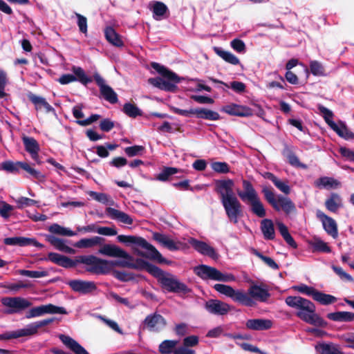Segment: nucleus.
<instances>
[{
  "instance_id": "nucleus-1",
  "label": "nucleus",
  "mask_w": 354,
  "mask_h": 354,
  "mask_svg": "<svg viewBox=\"0 0 354 354\" xmlns=\"http://www.w3.org/2000/svg\"><path fill=\"white\" fill-rule=\"evenodd\" d=\"M98 254L122 259L109 261L94 255H82L76 257L75 260L68 258V268L73 267L77 263H82L86 271L96 274H107L115 267L138 268V266L132 262V257L115 244L102 245L98 250Z\"/></svg>"
},
{
  "instance_id": "nucleus-2",
  "label": "nucleus",
  "mask_w": 354,
  "mask_h": 354,
  "mask_svg": "<svg viewBox=\"0 0 354 354\" xmlns=\"http://www.w3.org/2000/svg\"><path fill=\"white\" fill-rule=\"evenodd\" d=\"M285 301L288 306L297 310L296 315L304 322L316 326H326V322L316 313V307L310 300L299 296H288Z\"/></svg>"
},
{
  "instance_id": "nucleus-3",
  "label": "nucleus",
  "mask_w": 354,
  "mask_h": 354,
  "mask_svg": "<svg viewBox=\"0 0 354 354\" xmlns=\"http://www.w3.org/2000/svg\"><path fill=\"white\" fill-rule=\"evenodd\" d=\"M119 242L133 244V250L136 254L144 257L158 263H165L166 259L145 239L135 236L119 235L117 237Z\"/></svg>"
},
{
  "instance_id": "nucleus-4",
  "label": "nucleus",
  "mask_w": 354,
  "mask_h": 354,
  "mask_svg": "<svg viewBox=\"0 0 354 354\" xmlns=\"http://www.w3.org/2000/svg\"><path fill=\"white\" fill-rule=\"evenodd\" d=\"M243 191L237 192L238 196L243 202L249 203L251 211L254 215L259 218L265 217L266 209L252 183L248 180H243Z\"/></svg>"
},
{
  "instance_id": "nucleus-5",
  "label": "nucleus",
  "mask_w": 354,
  "mask_h": 354,
  "mask_svg": "<svg viewBox=\"0 0 354 354\" xmlns=\"http://www.w3.org/2000/svg\"><path fill=\"white\" fill-rule=\"evenodd\" d=\"M265 198L269 204L277 212L283 211L288 215L296 211L294 203L288 197L282 195L276 196L269 188L265 187L262 190Z\"/></svg>"
},
{
  "instance_id": "nucleus-6",
  "label": "nucleus",
  "mask_w": 354,
  "mask_h": 354,
  "mask_svg": "<svg viewBox=\"0 0 354 354\" xmlns=\"http://www.w3.org/2000/svg\"><path fill=\"white\" fill-rule=\"evenodd\" d=\"M214 288L220 294L224 295L231 298L233 301L245 306L252 307L255 304V302L253 301L246 292L239 290H234L230 286L216 283L214 286Z\"/></svg>"
},
{
  "instance_id": "nucleus-7",
  "label": "nucleus",
  "mask_w": 354,
  "mask_h": 354,
  "mask_svg": "<svg viewBox=\"0 0 354 354\" xmlns=\"http://www.w3.org/2000/svg\"><path fill=\"white\" fill-rule=\"evenodd\" d=\"M1 302L3 306L7 308L5 313L8 315L21 313L32 306L30 301L21 297H3Z\"/></svg>"
},
{
  "instance_id": "nucleus-8",
  "label": "nucleus",
  "mask_w": 354,
  "mask_h": 354,
  "mask_svg": "<svg viewBox=\"0 0 354 354\" xmlns=\"http://www.w3.org/2000/svg\"><path fill=\"white\" fill-rule=\"evenodd\" d=\"M152 67L165 78L162 90L175 91L177 88L176 84L178 83L180 80L177 75L158 63H152Z\"/></svg>"
},
{
  "instance_id": "nucleus-9",
  "label": "nucleus",
  "mask_w": 354,
  "mask_h": 354,
  "mask_svg": "<svg viewBox=\"0 0 354 354\" xmlns=\"http://www.w3.org/2000/svg\"><path fill=\"white\" fill-rule=\"evenodd\" d=\"M162 288L170 292H182L184 294L190 292V289L183 283L180 282L176 277L167 272L159 282Z\"/></svg>"
},
{
  "instance_id": "nucleus-10",
  "label": "nucleus",
  "mask_w": 354,
  "mask_h": 354,
  "mask_svg": "<svg viewBox=\"0 0 354 354\" xmlns=\"http://www.w3.org/2000/svg\"><path fill=\"white\" fill-rule=\"evenodd\" d=\"M229 220L236 224L239 218L242 216V206L236 197L231 198L221 202Z\"/></svg>"
},
{
  "instance_id": "nucleus-11",
  "label": "nucleus",
  "mask_w": 354,
  "mask_h": 354,
  "mask_svg": "<svg viewBox=\"0 0 354 354\" xmlns=\"http://www.w3.org/2000/svg\"><path fill=\"white\" fill-rule=\"evenodd\" d=\"M234 181L231 179L218 180L215 182V191L219 194L221 202L236 197L233 191Z\"/></svg>"
},
{
  "instance_id": "nucleus-12",
  "label": "nucleus",
  "mask_w": 354,
  "mask_h": 354,
  "mask_svg": "<svg viewBox=\"0 0 354 354\" xmlns=\"http://www.w3.org/2000/svg\"><path fill=\"white\" fill-rule=\"evenodd\" d=\"M93 78L104 99L111 104H115L118 102V95L113 89L106 84L105 80L99 73H95Z\"/></svg>"
},
{
  "instance_id": "nucleus-13",
  "label": "nucleus",
  "mask_w": 354,
  "mask_h": 354,
  "mask_svg": "<svg viewBox=\"0 0 354 354\" xmlns=\"http://www.w3.org/2000/svg\"><path fill=\"white\" fill-rule=\"evenodd\" d=\"M205 308L210 314L223 316L231 310V306L221 300L212 299L205 302Z\"/></svg>"
},
{
  "instance_id": "nucleus-14",
  "label": "nucleus",
  "mask_w": 354,
  "mask_h": 354,
  "mask_svg": "<svg viewBox=\"0 0 354 354\" xmlns=\"http://www.w3.org/2000/svg\"><path fill=\"white\" fill-rule=\"evenodd\" d=\"M316 216L322 222L323 228L326 233L333 238L336 239L338 236V229L336 221L332 217L328 216L319 209L317 210Z\"/></svg>"
},
{
  "instance_id": "nucleus-15",
  "label": "nucleus",
  "mask_w": 354,
  "mask_h": 354,
  "mask_svg": "<svg viewBox=\"0 0 354 354\" xmlns=\"http://www.w3.org/2000/svg\"><path fill=\"white\" fill-rule=\"evenodd\" d=\"M144 324L149 330L158 332L165 327L167 322L162 315L154 313L145 319Z\"/></svg>"
},
{
  "instance_id": "nucleus-16",
  "label": "nucleus",
  "mask_w": 354,
  "mask_h": 354,
  "mask_svg": "<svg viewBox=\"0 0 354 354\" xmlns=\"http://www.w3.org/2000/svg\"><path fill=\"white\" fill-rule=\"evenodd\" d=\"M68 284L75 292L86 295L96 290V285L93 281L82 280H71Z\"/></svg>"
},
{
  "instance_id": "nucleus-17",
  "label": "nucleus",
  "mask_w": 354,
  "mask_h": 354,
  "mask_svg": "<svg viewBox=\"0 0 354 354\" xmlns=\"http://www.w3.org/2000/svg\"><path fill=\"white\" fill-rule=\"evenodd\" d=\"M189 243L197 252L203 255L208 256L214 259H217L218 257L216 250L203 241L191 238L189 240Z\"/></svg>"
},
{
  "instance_id": "nucleus-18",
  "label": "nucleus",
  "mask_w": 354,
  "mask_h": 354,
  "mask_svg": "<svg viewBox=\"0 0 354 354\" xmlns=\"http://www.w3.org/2000/svg\"><path fill=\"white\" fill-rule=\"evenodd\" d=\"M247 294L252 300L255 299L261 302L266 301L270 296L267 288L258 285L251 286Z\"/></svg>"
},
{
  "instance_id": "nucleus-19",
  "label": "nucleus",
  "mask_w": 354,
  "mask_h": 354,
  "mask_svg": "<svg viewBox=\"0 0 354 354\" xmlns=\"http://www.w3.org/2000/svg\"><path fill=\"white\" fill-rule=\"evenodd\" d=\"M314 185L319 189H337L342 187L337 179L329 176H322L314 182Z\"/></svg>"
},
{
  "instance_id": "nucleus-20",
  "label": "nucleus",
  "mask_w": 354,
  "mask_h": 354,
  "mask_svg": "<svg viewBox=\"0 0 354 354\" xmlns=\"http://www.w3.org/2000/svg\"><path fill=\"white\" fill-rule=\"evenodd\" d=\"M223 111L229 115L239 117H248L252 115V111L250 108L236 104L225 106Z\"/></svg>"
},
{
  "instance_id": "nucleus-21",
  "label": "nucleus",
  "mask_w": 354,
  "mask_h": 354,
  "mask_svg": "<svg viewBox=\"0 0 354 354\" xmlns=\"http://www.w3.org/2000/svg\"><path fill=\"white\" fill-rule=\"evenodd\" d=\"M25 149L28 152L32 160L39 162V151L40 150L38 142L32 137L24 136L22 138Z\"/></svg>"
},
{
  "instance_id": "nucleus-22",
  "label": "nucleus",
  "mask_w": 354,
  "mask_h": 354,
  "mask_svg": "<svg viewBox=\"0 0 354 354\" xmlns=\"http://www.w3.org/2000/svg\"><path fill=\"white\" fill-rule=\"evenodd\" d=\"M153 238L155 241L159 243L163 247L167 248L171 251L178 250L180 248V243L176 242L171 239H170L168 236L156 232L153 234Z\"/></svg>"
},
{
  "instance_id": "nucleus-23",
  "label": "nucleus",
  "mask_w": 354,
  "mask_h": 354,
  "mask_svg": "<svg viewBox=\"0 0 354 354\" xmlns=\"http://www.w3.org/2000/svg\"><path fill=\"white\" fill-rule=\"evenodd\" d=\"M195 273L203 279L216 281L218 270L206 265H201L194 268Z\"/></svg>"
},
{
  "instance_id": "nucleus-24",
  "label": "nucleus",
  "mask_w": 354,
  "mask_h": 354,
  "mask_svg": "<svg viewBox=\"0 0 354 354\" xmlns=\"http://www.w3.org/2000/svg\"><path fill=\"white\" fill-rule=\"evenodd\" d=\"M324 205L329 212L336 213L343 207L342 198L337 193L332 192L326 199Z\"/></svg>"
},
{
  "instance_id": "nucleus-25",
  "label": "nucleus",
  "mask_w": 354,
  "mask_h": 354,
  "mask_svg": "<svg viewBox=\"0 0 354 354\" xmlns=\"http://www.w3.org/2000/svg\"><path fill=\"white\" fill-rule=\"evenodd\" d=\"M149 9L153 12V18L157 21L165 19L168 12L167 6L164 3L158 1L151 2Z\"/></svg>"
},
{
  "instance_id": "nucleus-26",
  "label": "nucleus",
  "mask_w": 354,
  "mask_h": 354,
  "mask_svg": "<svg viewBox=\"0 0 354 354\" xmlns=\"http://www.w3.org/2000/svg\"><path fill=\"white\" fill-rule=\"evenodd\" d=\"M245 326L250 330H264L272 328V322L266 319H251L246 322Z\"/></svg>"
},
{
  "instance_id": "nucleus-27",
  "label": "nucleus",
  "mask_w": 354,
  "mask_h": 354,
  "mask_svg": "<svg viewBox=\"0 0 354 354\" xmlns=\"http://www.w3.org/2000/svg\"><path fill=\"white\" fill-rule=\"evenodd\" d=\"M72 71L74 75L68 74V83L78 81L86 85L92 82V78L88 77L81 67L73 66Z\"/></svg>"
},
{
  "instance_id": "nucleus-28",
  "label": "nucleus",
  "mask_w": 354,
  "mask_h": 354,
  "mask_svg": "<svg viewBox=\"0 0 354 354\" xmlns=\"http://www.w3.org/2000/svg\"><path fill=\"white\" fill-rule=\"evenodd\" d=\"M106 214L112 219L120 221L122 223L131 225L133 219L126 213L118 209L107 207L106 209Z\"/></svg>"
},
{
  "instance_id": "nucleus-29",
  "label": "nucleus",
  "mask_w": 354,
  "mask_h": 354,
  "mask_svg": "<svg viewBox=\"0 0 354 354\" xmlns=\"http://www.w3.org/2000/svg\"><path fill=\"white\" fill-rule=\"evenodd\" d=\"M104 36L106 39L113 46L116 47L124 46L121 36L116 32L113 28L111 26L106 27L104 30Z\"/></svg>"
},
{
  "instance_id": "nucleus-30",
  "label": "nucleus",
  "mask_w": 354,
  "mask_h": 354,
  "mask_svg": "<svg viewBox=\"0 0 354 354\" xmlns=\"http://www.w3.org/2000/svg\"><path fill=\"white\" fill-rule=\"evenodd\" d=\"M327 317L334 322H350L354 321V313L338 311L328 313Z\"/></svg>"
},
{
  "instance_id": "nucleus-31",
  "label": "nucleus",
  "mask_w": 354,
  "mask_h": 354,
  "mask_svg": "<svg viewBox=\"0 0 354 354\" xmlns=\"http://www.w3.org/2000/svg\"><path fill=\"white\" fill-rule=\"evenodd\" d=\"M261 230L265 239L272 240L274 239V224L270 219L265 218L261 221Z\"/></svg>"
},
{
  "instance_id": "nucleus-32",
  "label": "nucleus",
  "mask_w": 354,
  "mask_h": 354,
  "mask_svg": "<svg viewBox=\"0 0 354 354\" xmlns=\"http://www.w3.org/2000/svg\"><path fill=\"white\" fill-rule=\"evenodd\" d=\"M332 127H330L337 135L346 140L352 139L354 138V134L351 132L345 123L340 121L337 124L335 122H331Z\"/></svg>"
},
{
  "instance_id": "nucleus-33",
  "label": "nucleus",
  "mask_w": 354,
  "mask_h": 354,
  "mask_svg": "<svg viewBox=\"0 0 354 354\" xmlns=\"http://www.w3.org/2000/svg\"><path fill=\"white\" fill-rule=\"evenodd\" d=\"M104 239L101 236H93L89 239H82L77 242L76 246L80 248H92L95 245H104L103 243Z\"/></svg>"
},
{
  "instance_id": "nucleus-34",
  "label": "nucleus",
  "mask_w": 354,
  "mask_h": 354,
  "mask_svg": "<svg viewBox=\"0 0 354 354\" xmlns=\"http://www.w3.org/2000/svg\"><path fill=\"white\" fill-rule=\"evenodd\" d=\"M194 115H196L198 118L209 120H217L219 119V114L217 112L204 108L194 109Z\"/></svg>"
},
{
  "instance_id": "nucleus-35",
  "label": "nucleus",
  "mask_w": 354,
  "mask_h": 354,
  "mask_svg": "<svg viewBox=\"0 0 354 354\" xmlns=\"http://www.w3.org/2000/svg\"><path fill=\"white\" fill-rule=\"evenodd\" d=\"M28 99L35 104L37 110L44 109L46 112H49L52 109L51 106L41 97L30 93Z\"/></svg>"
},
{
  "instance_id": "nucleus-36",
  "label": "nucleus",
  "mask_w": 354,
  "mask_h": 354,
  "mask_svg": "<svg viewBox=\"0 0 354 354\" xmlns=\"http://www.w3.org/2000/svg\"><path fill=\"white\" fill-rule=\"evenodd\" d=\"M214 52L218 55L219 57H221L223 59H224L225 62L233 64V65H237L239 64V59L238 57H236L234 54L229 51H226L221 48L219 47H215L214 48Z\"/></svg>"
},
{
  "instance_id": "nucleus-37",
  "label": "nucleus",
  "mask_w": 354,
  "mask_h": 354,
  "mask_svg": "<svg viewBox=\"0 0 354 354\" xmlns=\"http://www.w3.org/2000/svg\"><path fill=\"white\" fill-rule=\"evenodd\" d=\"M137 263L145 264L146 270L152 276L156 277L159 282L161 281V279L163 278L164 276L167 274V272H165L156 266L146 263L142 260H138Z\"/></svg>"
},
{
  "instance_id": "nucleus-38",
  "label": "nucleus",
  "mask_w": 354,
  "mask_h": 354,
  "mask_svg": "<svg viewBox=\"0 0 354 354\" xmlns=\"http://www.w3.org/2000/svg\"><path fill=\"white\" fill-rule=\"evenodd\" d=\"M54 319V318H48L29 324L27 328H26L28 335L30 336L36 334L39 328L53 323Z\"/></svg>"
},
{
  "instance_id": "nucleus-39",
  "label": "nucleus",
  "mask_w": 354,
  "mask_h": 354,
  "mask_svg": "<svg viewBox=\"0 0 354 354\" xmlns=\"http://www.w3.org/2000/svg\"><path fill=\"white\" fill-rule=\"evenodd\" d=\"M315 348L320 354H344L338 346L333 344H319Z\"/></svg>"
},
{
  "instance_id": "nucleus-40",
  "label": "nucleus",
  "mask_w": 354,
  "mask_h": 354,
  "mask_svg": "<svg viewBox=\"0 0 354 354\" xmlns=\"http://www.w3.org/2000/svg\"><path fill=\"white\" fill-rule=\"evenodd\" d=\"M277 225L281 235L285 240V241L293 248H296L297 245L294 239L290 234L288 227L281 222H277Z\"/></svg>"
},
{
  "instance_id": "nucleus-41",
  "label": "nucleus",
  "mask_w": 354,
  "mask_h": 354,
  "mask_svg": "<svg viewBox=\"0 0 354 354\" xmlns=\"http://www.w3.org/2000/svg\"><path fill=\"white\" fill-rule=\"evenodd\" d=\"M178 343L177 340H164L160 344L158 351L161 354H174Z\"/></svg>"
},
{
  "instance_id": "nucleus-42",
  "label": "nucleus",
  "mask_w": 354,
  "mask_h": 354,
  "mask_svg": "<svg viewBox=\"0 0 354 354\" xmlns=\"http://www.w3.org/2000/svg\"><path fill=\"white\" fill-rule=\"evenodd\" d=\"M31 241H32L31 239L22 236L8 237L3 239L4 244L7 245H30Z\"/></svg>"
},
{
  "instance_id": "nucleus-43",
  "label": "nucleus",
  "mask_w": 354,
  "mask_h": 354,
  "mask_svg": "<svg viewBox=\"0 0 354 354\" xmlns=\"http://www.w3.org/2000/svg\"><path fill=\"white\" fill-rule=\"evenodd\" d=\"M310 245L312 246L313 252L324 253H330L331 252V249L328 245L327 243L319 238H314L313 240L310 242Z\"/></svg>"
},
{
  "instance_id": "nucleus-44",
  "label": "nucleus",
  "mask_w": 354,
  "mask_h": 354,
  "mask_svg": "<svg viewBox=\"0 0 354 354\" xmlns=\"http://www.w3.org/2000/svg\"><path fill=\"white\" fill-rule=\"evenodd\" d=\"M314 300L322 305H329L337 301V298L331 295L325 294L317 290L314 295Z\"/></svg>"
},
{
  "instance_id": "nucleus-45",
  "label": "nucleus",
  "mask_w": 354,
  "mask_h": 354,
  "mask_svg": "<svg viewBox=\"0 0 354 354\" xmlns=\"http://www.w3.org/2000/svg\"><path fill=\"white\" fill-rule=\"evenodd\" d=\"M45 239L57 250L60 251H66V244L63 239L58 238L53 234H46Z\"/></svg>"
},
{
  "instance_id": "nucleus-46",
  "label": "nucleus",
  "mask_w": 354,
  "mask_h": 354,
  "mask_svg": "<svg viewBox=\"0 0 354 354\" xmlns=\"http://www.w3.org/2000/svg\"><path fill=\"white\" fill-rule=\"evenodd\" d=\"M88 194L93 199L102 204L109 205H113L114 204L113 201L106 194L91 191Z\"/></svg>"
},
{
  "instance_id": "nucleus-47",
  "label": "nucleus",
  "mask_w": 354,
  "mask_h": 354,
  "mask_svg": "<svg viewBox=\"0 0 354 354\" xmlns=\"http://www.w3.org/2000/svg\"><path fill=\"white\" fill-rule=\"evenodd\" d=\"M74 17L76 18V24L79 28L80 32L86 36L88 34L86 17L77 12H75L74 16H71V19H73Z\"/></svg>"
},
{
  "instance_id": "nucleus-48",
  "label": "nucleus",
  "mask_w": 354,
  "mask_h": 354,
  "mask_svg": "<svg viewBox=\"0 0 354 354\" xmlns=\"http://www.w3.org/2000/svg\"><path fill=\"white\" fill-rule=\"evenodd\" d=\"M28 336L26 328H21L17 330L7 332L0 335V340H8L17 339L21 337Z\"/></svg>"
},
{
  "instance_id": "nucleus-49",
  "label": "nucleus",
  "mask_w": 354,
  "mask_h": 354,
  "mask_svg": "<svg viewBox=\"0 0 354 354\" xmlns=\"http://www.w3.org/2000/svg\"><path fill=\"white\" fill-rule=\"evenodd\" d=\"M21 162L17 161L16 162H13L12 161L8 160L1 162V169L7 171L10 173L17 174L21 169Z\"/></svg>"
},
{
  "instance_id": "nucleus-50",
  "label": "nucleus",
  "mask_w": 354,
  "mask_h": 354,
  "mask_svg": "<svg viewBox=\"0 0 354 354\" xmlns=\"http://www.w3.org/2000/svg\"><path fill=\"white\" fill-rule=\"evenodd\" d=\"M178 172V169L175 167H165L160 174L156 176V179L160 181H166L167 180L170 176L177 174Z\"/></svg>"
},
{
  "instance_id": "nucleus-51",
  "label": "nucleus",
  "mask_w": 354,
  "mask_h": 354,
  "mask_svg": "<svg viewBox=\"0 0 354 354\" xmlns=\"http://www.w3.org/2000/svg\"><path fill=\"white\" fill-rule=\"evenodd\" d=\"M122 110L126 115L131 118L142 115V111L136 105L131 103L124 104Z\"/></svg>"
},
{
  "instance_id": "nucleus-52",
  "label": "nucleus",
  "mask_w": 354,
  "mask_h": 354,
  "mask_svg": "<svg viewBox=\"0 0 354 354\" xmlns=\"http://www.w3.org/2000/svg\"><path fill=\"white\" fill-rule=\"evenodd\" d=\"M21 169L26 171L31 177L40 180L43 178L44 175L38 170L35 169L28 163L21 162Z\"/></svg>"
},
{
  "instance_id": "nucleus-53",
  "label": "nucleus",
  "mask_w": 354,
  "mask_h": 354,
  "mask_svg": "<svg viewBox=\"0 0 354 354\" xmlns=\"http://www.w3.org/2000/svg\"><path fill=\"white\" fill-rule=\"evenodd\" d=\"M68 348L75 354H89L84 347L69 337H68Z\"/></svg>"
},
{
  "instance_id": "nucleus-54",
  "label": "nucleus",
  "mask_w": 354,
  "mask_h": 354,
  "mask_svg": "<svg viewBox=\"0 0 354 354\" xmlns=\"http://www.w3.org/2000/svg\"><path fill=\"white\" fill-rule=\"evenodd\" d=\"M48 259L64 268H66V257L55 252H50L48 255Z\"/></svg>"
},
{
  "instance_id": "nucleus-55",
  "label": "nucleus",
  "mask_w": 354,
  "mask_h": 354,
  "mask_svg": "<svg viewBox=\"0 0 354 354\" xmlns=\"http://www.w3.org/2000/svg\"><path fill=\"white\" fill-rule=\"evenodd\" d=\"M18 272L22 276L28 277L30 278H40L48 275V272L46 270L36 271L28 270H19Z\"/></svg>"
},
{
  "instance_id": "nucleus-56",
  "label": "nucleus",
  "mask_w": 354,
  "mask_h": 354,
  "mask_svg": "<svg viewBox=\"0 0 354 354\" xmlns=\"http://www.w3.org/2000/svg\"><path fill=\"white\" fill-rule=\"evenodd\" d=\"M252 252L255 256L261 259L270 268L274 270H277L279 268V266L272 258L263 255L261 252L254 249L253 250Z\"/></svg>"
},
{
  "instance_id": "nucleus-57",
  "label": "nucleus",
  "mask_w": 354,
  "mask_h": 354,
  "mask_svg": "<svg viewBox=\"0 0 354 354\" xmlns=\"http://www.w3.org/2000/svg\"><path fill=\"white\" fill-rule=\"evenodd\" d=\"M44 314H66V310L63 307H58L53 304H49L47 305H42Z\"/></svg>"
},
{
  "instance_id": "nucleus-58",
  "label": "nucleus",
  "mask_w": 354,
  "mask_h": 354,
  "mask_svg": "<svg viewBox=\"0 0 354 354\" xmlns=\"http://www.w3.org/2000/svg\"><path fill=\"white\" fill-rule=\"evenodd\" d=\"M293 289L308 296H311L313 298H314V295L317 291L313 287L308 286L306 284L295 286H293Z\"/></svg>"
},
{
  "instance_id": "nucleus-59",
  "label": "nucleus",
  "mask_w": 354,
  "mask_h": 354,
  "mask_svg": "<svg viewBox=\"0 0 354 354\" xmlns=\"http://www.w3.org/2000/svg\"><path fill=\"white\" fill-rule=\"evenodd\" d=\"M97 317L100 320L102 321L106 325H107L109 328H111L114 331H115L120 334H123L122 330L119 327V326L116 322L109 319H107L102 315H97Z\"/></svg>"
},
{
  "instance_id": "nucleus-60",
  "label": "nucleus",
  "mask_w": 354,
  "mask_h": 354,
  "mask_svg": "<svg viewBox=\"0 0 354 354\" xmlns=\"http://www.w3.org/2000/svg\"><path fill=\"white\" fill-rule=\"evenodd\" d=\"M212 169L218 173L227 174L230 171L228 165L224 162H214L211 165Z\"/></svg>"
},
{
  "instance_id": "nucleus-61",
  "label": "nucleus",
  "mask_w": 354,
  "mask_h": 354,
  "mask_svg": "<svg viewBox=\"0 0 354 354\" xmlns=\"http://www.w3.org/2000/svg\"><path fill=\"white\" fill-rule=\"evenodd\" d=\"M333 270L339 277L342 281L353 282L354 281L351 275L344 271V270L339 266H333Z\"/></svg>"
},
{
  "instance_id": "nucleus-62",
  "label": "nucleus",
  "mask_w": 354,
  "mask_h": 354,
  "mask_svg": "<svg viewBox=\"0 0 354 354\" xmlns=\"http://www.w3.org/2000/svg\"><path fill=\"white\" fill-rule=\"evenodd\" d=\"M318 109H319V111L323 114V117H324L326 122L328 124V126L330 127H331L333 126L331 124H332L331 122H335L333 120V112L328 108H326L324 106H322V105H319Z\"/></svg>"
},
{
  "instance_id": "nucleus-63",
  "label": "nucleus",
  "mask_w": 354,
  "mask_h": 354,
  "mask_svg": "<svg viewBox=\"0 0 354 354\" xmlns=\"http://www.w3.org/2000/svg\"><path fill=\"white\" fill-rule=\"evenodd\" d=\"M48 230L50 233V234L66 236V227H62L57 223H54L50 225Z\"/></svg>"
},
{
  "instance_id": "nucleus-64",
  "label": "nucleus",
  "mask_w": 354,
  "mask_h": 354,
  "mask_svg": "<svg viewBox=\"0 0 354 354\" xmlns=\"http://www.w3.org/2000/svg\"><path fill=\"white\" fill-rule=\"evenodd\" d=\"M310 68L312 74L314 75H324V68L321 63L317 61H311L310 63Z\"/></svg>"
}]
</instances>
